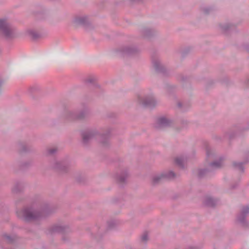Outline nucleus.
I'll return each mask as SVG.
<instances>
[{
	"mask_svg": "<svg viewBox=\"0 0 249 249\" xmlns=\"http://www.w3.org/2000/svg\"><path fill=\"white\" fill-rule=\"evenodd\" d=\"M185 159L182 157H178L175 159L176 163L181 168L184 167Z\"/></svg>",
	"mask_w": 249,
	"mask_h": 249,
	"instance_id": "obj_28",
	"label": "nucleus"
},
{
	"mask_svg": "<svg viewBox=\"0 0 249 249\" xmlns=\"http://www.w3.org/2000/svg\"><path fill=\"white\" fill-rule=\"evenodd\" d=\"M244 162L234 161L232 163L233 167L241 172L244 171L243 164Z\"/></svg>",
	"mask_w": 249,
	"mask_h": 249,
	"instance_id": "obj_27",
	"label": "nucleus"
},
{
	"mask_svg": "<svg viewBox=\"0 0 249 249\" xmlns=\"http://www.w3.org/2000/svg\"><path fill=\"white\" fill-rule=\"evenodd\" d=\"M128 176L129 174L126 169L123 170L119 173H118L115 176L117 183L120 186H123L124 184H125Z\"/></svg>",
	"mask_w": 249,
	"mask_h": 249,
	"instance_id": "obj_13",
	"label": "nucleus"
},
{
	"mask_svg": "<svg viewBox=\"0 0 249 249\" xmlns=\"http://www.w3.org/2000/svg\"><path fill=\"white\" fill-rule=\"evenodd\" d=\"M218 27L222 32H226L230 30L233 27V25L229 22H222L219 24Z\"/></svg>",
	"mask_w": 249,
	"mask_h": 249,
	"instance_id": "obj_21",
	"label": "nucleus"
},
{
	"mask_svg": "<svg viewBox=\"0 0 249 249\" xmlns=\"http://www.w3.org/2000/svg\"><path fill=\"white\" fill-rule=\"evenodd\" d=\"M3 237L6 242L8 243H12L16 240V236L15 235H10L7 234H4Z\"/></svg>",
	"mask_w": 249,
	"mask_h": 249,
	"instance_id": "obj_26",
	"label": "nucleus"
},
{
	"mask_svg": "<svg viewBox=\"0 0 249 249\" xmlns=\"http://www.w3.org/2000/svg\"><path fill=\"white\" fill-rule=\"evenodd\" d=\"M89 109L87 106L79 111L74 110H68L65 112V118L69 121H75L85 119L89 114Z\"/></svg>",
	"mask_w": 249,
	"mask_h": 249,
	"instance_id": "obj_4",
	"label": "nucleus"
},
{
	"mask_svg": "<svg viewBox=\"0 0 249 249\" xmlns=\"http://www.w3.org/2000/svg\"><path fill=\"white\" fill-rule=\"evenodd\" d=\"M0 36L7 40H11L17 36L16 29L7 18H0Z\"/></svg>",
	"mask_w": 249,
	"mask_h": 249,
	"instance_id": "obj_3",
	"label": "nucleus"
},
{
	"mask_svg": "<svg viewBox=\"0 0 249 249\" xmlns=\"http://www.w3.org/2000/svg\"><path fill=\"white\" fill-rule=\"evenodd\" d=\"M105 232V227L96 225L92 228L91 235L96 240H99L102 238Z\"/></svg>",
	"mask_w": 249,
	"mask_h": 249,
	"instance_id": "obj_11",
	"label": "nucleus"
},
{
	"mask_svg": "<svg viewBox=\"0 0 249 249\" xmlns=\"http://www.w3.org/2000/svg\"><path fill=\"white\" fill-rule=\"evenodd\" d=\"M206 154L207 157L210 158L211 156L213 155V153L211 150L207 149L206 151Z\"/></svg>",
	"mask_w": 249,
	"mask_h": 249,
	"instance_id": "obj_35",
	"label": "nucleus"
},
{
	"mask_svg": "<svg viewBox=\"0 0 249 249\" xmlns=\"http://www.w3.org/2000/svg\"><path fill=\"white\" fill-rule=\"evenodd\" d=\"M137 101L139 104L149 107H155L158 104V101L152 93L139 95L137 97Z\"/></svg>",
	"mask_w": 249,
	"mask_h": 249,
	"instance_id": "obj_7",
	"label": "nucleus"
},
{
	"mask_svg": "<svg viewBox=\"0 0 249 249\" xmlns=\"http://www.w3.org/2000/svg\"><path fill=\"white\" fill-rule=\"evenodd\" d=\"M70 166L69 161L66 160H54L52 164V167L60 172H66Z\"/></svg>",
	"mask_w": 249,
	"mask_h": 249,
	"instance_id": "obj_8",
	"label": "nucleus"
},
{
	"mask_svg": "<svg viewBox=\"0 0 249 249\" xmlns=\"http://www.w3.org/2000/svg\"><path fill=\"white\" fill-rule=\"evenodd\" d=\"M178 107L179 108H180L182 111H185L187 109V107L183 104L181 102L178 101L177 103Z\"/></svg>",
	"mask_w": 249,
	"mask_h": 249,
	"instance_id": "obj_31",
	"label": "nucleus"
},
{
	"mask_svg": "<svg viewBox=\"0 0 249 249\" xmlns=\"http://www.w3.org/2000/svg\"><path fill=\"white\" fill-rule=\"evenodd\" d=\"M165 180L161 173L154 175L152 178L151 183L156 185Z\"/></svg>",
	"mask_w": 249,
	"mask_h": 249,
	"instance_id": "obj_19",
	"label": "nucleus"
},
{
	"mask_svg": "<svg viewBox=\"0 0 249 249\" xmlns=\"http://www.w3.org/2000/svg\"><path fill=\"white\" fill-rule=\"evenodd\" d=\"M50 229L52 233L59 232L63 233L69 230L68 226L62 224L54 225L52 226Z\"/></svg>",
	"mask_w": 249,
	"mask_h": 249,
	"instance_id": "obj_17",
	"label": "nucleus"
},
{
	"mask_svg": "<svg viewBox=\"0 0 249 249\" xmlns=\"http://www.w3.org/2000/svg\"><path fill=\"white\" fill-rule=\"evenodd\" d=\"M50 213L48 206L41 209L26 207L17 212L18 218L27 222L40 219Z\"/></svg>",
	"mask_w": 249,
	"mask_h": 249,
	"instance_id": "obj_2",
	"label": "nucleus"
},
{
	"mask_svg": "<svg viewBox=\"0 0 249 249\" xmlns=\"http://www.w3.org/2000/svg\"><path fill=\"white\" fill-rule=\"evenodd\" d=\"M204 205L209 207H213L219 203V199L209 195L206 196L203 201Z\"/></svg>",
	"mask_w": 249,
	"mask_h": 249,
	"instance_id": "obj_16",
	"label": "nucleus"
},
{
	"mask_svg": "<svg viewBox=\"0 0 249 249\" xmlns=\"http://www.w3.org/2000/svg\"><path fill=\"white\" fill-rule=\"evenodd\" d=\"M214 9L212 6H204L201 8L202 12L205 15H208L213 12Z\"/></svg>",
	"mask_w": 249,
	"mask_h": 249,
	"instance_id": "obj_25",
	"label": "nucleus"
},
{
	"mask_svg": "<svg viewBox=\"0 0 249 249\" xmlns=\"http://www.w3.org/2000/svg\"><path fill=\"white\" fill-rule=\"evenodd\" d=\"M96 80V78L93 75L88 76L85 79V82L88 84H93Z\"/></svg>",
	"mask_w": 249,
	"mask_h": 249,
	"instance_id": "obj_29",
	"label": "nucleus"
},
{
	"mask_svg": "<svg viewBox=\"0 0 249 249\" xmlns=\"http://www.w3.org/2000/svg\"><path fill=\"white\" fill-rule=\"evenodd\" d=\"M27 33L33 40H36L40 37V35L34 29H29L27 30Z\"/></svg>",
	"mask_w": 249,
	"mask_h": 249,
	"instance_id": "obj_23",
	"label": "nucleus"
},
{
	"mask_svg": "<svg viewBox=\"0 0 249 249\" xmlns=\"http://www.w3.org/2000/svg\"><path fill=\"white\" fill-rule=\"evenodd\" d=\"M148 239V235L147 233H145L143 234L141 237V241L143 242H146L147 241Z\"/></svg>",
	"mask_w": 249,
	"mask_h": 249,
	"instance_id": "obj_32",
	"label": "nucleus"
},
{
	"mask_svg": "<svg viewBox=\"0 0 249 249\" xmlns=\"http://www.w3.org/2000/svg\"><path fill=\"white\" fill-rule=\"evenodd\" d=\"M24 185V183L21 182H17L15 185H14L12 188V192L13 193L17 194L21 192L23 188Z\"/></svg>",
	"mask_w": 249,
	"mask_h": 249,
	"instance_id": "obj_20",
	"label": "nucleus"
},
{
	"mask_svg": "<svg viewBox=\"0 0 249 249\" xmlns=\"http://www.w3.org/2000/svg\"><path fill=\"white\" fill-rule=\"evenodd\" d=\"M223 160L221 158L218 160L210 163L208 168L199 169L197 173L198 177L199 178H204L208 176L210 172L221 168L223 166Z\"/></svg>",
	"mask_w": 249,
	"mask_h": 249,
	"instance_id": "obj_6",
	"label": "nucleus"
},
{
	"mask_svg": "<svg viewBox=\"0 0 249 249\" xmlns=\"http://www.w3.org/2000/svg\"><path fill=\"white\" fill-rule=\"evenodd\" d=\"M17 148L20 153H26L30 151V147L24 142H18L17 143Z\"/></svg>",
	"mask_w": 249,
	"mask_h": 249,
	"instance_id": "obj_18",
	"label": "nucleus"
},
{
	"mask_svg": "<svg viewBox=\"0 0 249 249\" xmlns=\"http://www.w3.org/2000/svg\"><path fill=\"white\" fill-rule=\"evenodd\" d=\"M118 224V222L114 220H111L107 222L108 227L110 229L113 228L117 226Z\"/></svg>",
	"mask_w": 249,
	"mask_h": 249,
	"instance_id": "obj_30",
	"label": "nucleus"
},
{
	"mask_svg": "<svg viewBox=\"0 0 249 249\" xmlns=\"http://www.w3.org/2000/svg\"><path fill=\"white\" fill-rule=\"evenodd\" d=\"M140 49L134 45H125L120 46L116 50V53L121 56H134L139 53Z\"/></svg>",
	"mask_w": 249,
	"mask_h": 249,
	"instance_id": "obj_5",
	"label": "nucleus"
},
{
	"mask_svg": "<svg viewBox=\"0 0 249 249\" xmlns=\"http://www.w3.org/2000/svg\"><path fill=\"white\" fill-rule=\"evenodd\" d=\"M142 35L145 38L150 39L158 35V31L154 28L144 26L141 30Z\"/></svg>",
	"mask_w": 249,
	"mask_h": 249,
	"instance_id": "obj_10",
	"label": "nucleus"
},
{
	"mask_svg": "<svg viewBox=\"0 0 249 249\" xmlns=\"http://www.w3.org/2000/svg\"><path fill=\"white\" fill-rule=\"evenodd\" d=\"M58 151L57 148L55 147H48L45 150V155L46 156H53Z\"/></svg>",
	"mask_w": 249,
	"mask_h": 249,
	"instance_id": "obj_24",
	"label": "nucleus"
},
{
	"mask_svg": "<svg viewBox=\"0 0 249 249\" xmlns=\"http://www.w3.org/2000/svg\"><path fill=\"white\" fill-rule=\"evenodd\" d=\"M131 2H142L143 0H129Z\"/></svg>",
	"mask_w": 249,
	"mask_h": 249,
	"instance_id": "obj_36",
	"label": "nucleus"
},
{
	"mask_svg": "<svg viewBox=\"0 0 249 249\" xmlns=\"http://www.w3.org/2000/svg\"><path fill=\"white\" fill-rule=\"evenodd\" d=\"M73 23L76 26L81 25L87 27L89 25L90 22L87 16H80L74 18Z\"/></svg>",
	"mask_w": 249,
	"mask_h": 249,
	"instance_id": "obj_15",
	"label": "nucleus"
},
{
	"mask_svg": "<svg viewBox=\"0 0 249 249\" xmlns=\"http://www.w3.org/2000/svg\"><path fill=\"white\" fill-rule=\"evenodd\" d=\"M190 51V48H184L181 52V55L184 56Z\"/></svg>",
	"mask_w": 249,
	"mask_h": 249,
	"instance_id": "obj_33",
	"label": "nucleus"
},
{
	"mask_svg": "<svg viewBox=\"0 0 249 249\" xmlns=\"http://www.w3.org/2000/svg\"><path fill=\"white\" fill-rule=\"evenodd\" d=\"M110 128H107L104 132L99 131L95 128H91L84 131L82 133L83 143L87 145L94 138H98L100 142L104 146L109 144L108 135L111 132Z\"/></svg>",
	"mask_w": 249,
	"mask_h": 249,
	"instance_id": "obj_1",
	"label": "nucleus"
},
{
	"mask_svg": "<svg viewBox=\"0 0 249 249\" xmlns=\"http://www.w3.org/2000/svg\"><path fill=\"white\" fill-rule=\"evenodd\" d=\"M173 122L170 119L161 117L158 119L155 124V127L157 129H162L171 125Z\"/></svg>",
	"mask_w": 249,
	"mask_h": 249,
	"instance_id": "obj_12",
	"label": "nucleus"
},
{
	"mask_svg": "<svg viewBox=\"0 0 249 249\" xmlns=\"http://www.w3.org/2000/svg\"><path fill=\"white\" fill-rule=\"evenodd\" d=\"M164 180H170L175 178L177 175L172 171H164L161 172Z\"/></svg>",
	"mask_w": 249,
	"mask_h": 249,
	"instance_id": "obj_22",
	"label": "nucleus"
},
{
	"mask_svg": "<svg viewBox=\"0 0 249 249\" xmlns=\"http://www.w3.org/2000/svg\"><path fill=\"white\" fill-rule=\"evenodd\" d=\"M152 65L155 71L160 73L166 74L167 71L165 67L161 63L160 60L158 58L152 60Z\"/></svg>",
	"mask_w": 249,
	"mask_h": 249,
	"instance_id": "obj_14",
	"label": "nucleus"
},
{
	"mask_svg": "<svg viewBox=\"0 0 249 249\" xmlns=\"http://www.w3.org/2000/svg\"><path fill=\"white\" fill-rule=\"evenodd\" d=\"M249 216V206H246L242 207L240 213L238 215L237 221L243 226H248V223L246 220L247 217Z\"/></svg>",
	"mask_w": 249,
	"mask_h": 249,
	"instance_id": "obj_9",
	"label": "nucleus"
},
{
	"mask_svg": "<svg viewBox=\"0 0 249 249\" xmlns=\"http://www.w3.org/2000/svg\"><path fill=\"white\" fill-rule=\"evenodd\" d=\"M185 249H201V248L197 246H189L186 247Z\"/></svg>",
	"mask_w": 249,
	"mask_h": 249,
	"instance_id": "obj_34",
	"label": "nucleus"
}]
</instances>
